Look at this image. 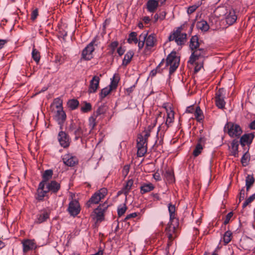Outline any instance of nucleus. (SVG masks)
<instances>
[{
  "instance_id": "obj_1",
  "label": "nucleus",
  "mask_w": 255,
  "mask_h": 255,
  "mask_svg": "<svg viewBox=\"0 0 255 255\" xmlns=\"http://www.w3.org/2000/svg\"><path fill=\"white\" fill-rule=\"evenodd\" d=\"M53 110L55 113V118L60 124L66 119V115L63 110L62 102L59 99H56L53 104Z\"/></svg>"
},
{
  "instance_id": "obj_2",
  "label": "nucleus",
  "mask_w": 255,
  "mask_h": 255,
  "mask_svg": "<svg viewBox=\"0 0 255 255\" xmlns=\"http://www.w3.org/2000/svg\"><path fill=\"white\" fill-rule=\"evenodd\" d=\"M179 223L178 220H173L172 222L168 225L166 228V235L168 239V246L171 245V243L177 237L176 229L178 227Z\"/></svg>"
},
{
  "instance_id": "obj_3",
  "label": "nucleus",
  "mask_w": 255,
  "mask_h": 255,
  "mask_svg": "<svg viewBox=\"0 0 255 255\" xmlns=\"http://www.w3.org/2000/svg\"><path fill=\"white\" fill-rule=\"evenodd\" d=\"M225 130L227 131L229 135L233 137L239 136L242 133V130L239 125L231 122L226 125Z\"/></svg>"
},
{
  "instance_id": "obj_4",
  "label": "nucleus",
  "mask_w": 255,
  "mask_h": 255,
  "mask_svg": "<svg viewBox=\"0 0 255 255\" xmlns=\"http://www.w3.org/2000/svg\"><path fill=\"white\" fill-rule=\"evenodd\" d=\"M107 194V190L106 188H101L91 197L87 203V206L88 208L91 207L92 204H98L99 201L103 199Z\"/></svg>"
},
{
  "instance_id": "obj_5",
  "label": "nucleus",
  "mask_w": 255,
  "mask_h": 255,
  "mask_svg": "<svg viewBox=\"0 0 255 255\" xmlns=\"http://www.w3.org/2000/svg\"><path fill=\"white\" fill-rule=\"evenodd\" d=\"M186 34L181 33L179 30H176L169 36V40H175L178 45H182L186 41Z\"/></svg>"
},
{
  "instance_id": "obj_6",
  "label": "nucleus",
  "mask_w": 255,
  "mask_h": 255,
  "mask_svg": "<svg viewBox=\"0 0 255 255\" xmlns=\"http://www.w3.org/2000/svg\"><path fill=\"white\" fill-rule=\"evenodd\" d=\"M95 38L83 50L82 53V59L88 60L93 58L92 53L95 50L94 44L95 42Z\"/></svg>"
},
{
  "instance_id": "obj_7",
  "label": "nucleus",
  "mask_w": 255,
  "mask_h": 255,
  "mask_svg": "<svg viewBox=\"0 0 255 255\" xmlns=\"http://www.w3.org/2000/svg\"><path fill=\"white\" fill-rule=\"evenodd\" d=\"M108 205L106 203L100 205L98 207L94 210V215L96 216L97 222H101L104 220V212L107 209Z\"/></svg>"
},
{
  "instance_id": "obj_8",
  "label": "nucleus",
  "mask_w": 255,
  "mask_h": 255,
  "mask_svg": "<svg viewBox=\"0 0 255 255\" xmlns=\"http://www.w3.org/2000/svg\"><path fill=\"white\" fill-rule=\"evenodd\" d=\"M224 94L223 89H220L216 93V104L217 106L220 109H223L225 105L224 101Z\"/></svg>"
},
{
  "instance_id": "obj_9",
  "label": "nucleus",
  "mask_w": 255,
  "mask_h": 255,
  "mask_svg": "<svg viewBox=\"0 0 255 255\" xmlns=\"http://www.w3.org/2000/svg\"><path fill=\"white\" fill-rule=\"evenodd\" d=\"M68 211L72 216H76L80 212V205L76 200L72 201L69 205Z\"/></svg>"
},
{
  "instance_id": "obj_10",
  "label": "nucleus",
  "mask_w": 255,
  "mask_h": 255,
  "mask_svg": "<svg viewBox=\"0 0 255 255\" xmlns=\"http://www.w3.org/2000/svg\"><path fill=\"white\" fill-rule=\"evenodd\" d=\"M205 54V51L203 49H197L195 50L188 61V64H193L200 57Z\"/></svg>"
},
{
  "instance_id": "obj_11",
  "label": "nucleus",
  "mask_w": 255,
  "mask_h": 255,
  "mask_svg": "<svg viewBox=\"0 0 255 255\" xmlns=\"http://www.w3.org/2000/svg\"><path fill=\"white\" fill-rule=\"evenodd\" d=\"M23 251L26 253L36 248V245L33 240H24L22 242Z\"/></svg>"
},
{
  "instance_id": "obj_12",
  "label": "nucleus",
  "mask_w": 255,
  "mask_h": 255,
  "mask_svg": "<svg viewBox=\"0 0 255 255\" xmlns=\"http://www.w3.org/2000/svg\"><path fill=\"white\" fill-rule=\"evenodd\" d=\"M100 78L97 76H94L90 81L88 92L89 93H95L99 87Z\"/></svg>"
},
{
  "instance_id": "obj_13",
  "label": "nucleus",
  "mask_w": 255,
  "mask_h": 255,
  "mask_svg": "<svg viewBox=\"0 0 255 255\" xmlns=\"http://www.w3.org/2000/svg\"><path fill=\"white\" fill-rule=\"evenodd\" d=\"M180 56L176 52H171L167 57L166 64H179Z\"/></svg>"
},
{
  "instance_id": "obj_14",
  "label": "nucleus",
  "mask_w": 255,
  "mask_h": 255,
  "mask_svg": "<svg viewBox=\"0 0 255 255\" xmlns=\"http://www.w3.org/2000/svg\"><path fill=\"white\" fill-rule=\"evenodd\" d=\"M237 16L236 15V13L234 10H230L228 12L225 16V20L226 23L229 25H232L235 23L237 20Z\"/></svg>"
},
{
  "instance_id": "obj_15",
  "label": "nucleus",
  "mask_w": 255,
  "mask_h": 255,
  "mask_svg": "<svg viewBox=\"0 0 255 255\" xmlns=\"http://www.w3.org/2000/svg\"><path fill=\"white\" fill-rule=\"evenodd\" d=\"M59 141L61 146L67 147L69 146V139L66 134L63 131H60L58 135Z\"/></svg>"
},
{
  "instance_id": "obj_16",
  "label": "nucleus",
  "mask_w": 255,
  "mask_h": 255,
  "mask_svg": "<svg viewBox=\"0 0 255 255\" xmlns=\"http://www.w3.org/2000/svg\"><path fill=\"white\" fill-rule=\"evenodd\" d=\"M254 135L252 133L245 134L240 139V143L243 146L246 144H250L251 143Z\"/></svg>"
},
{
  "instance_id": "obj_17",
  "label": "nucleus",
  "mask_w": 255,
  "mask_h": 255,
  "mask_svg": "<svg viewBox=\"0 0 255 255\" xmlns=\"http://www.w3.org/2000/svg\"><path fill=\"white\" fill-rule=\"evenodd\" d=\"M158 5V2L156 0H149L146 3L147 9L150 12H154Z\"/></svg>"
},
{
  "instance_id": "obj_18",
  "label": "nucleus",
  "mask_w": 255,
  "mask_h": 255,
  "mask_svg": "<svg viewBox=\"0 0 255 255\" xmlns=\"http://www.w3.org/2000/svg\"><path fill=\"white\" fill-rule=\"evenodd\" d=\"M205 139L203 137H200L198 140V143L196 146L195 149L193 151V154L195 156H197L201 153L203 150L202 143H204Z\"/></svg>"
},
{
  "instance_id": "obj_19",
  "label": "nucleus",
  "mask_w": 255,
  "mask_h": 255,
  "mask_svg": "<svg viewBox=\"0 0 255 255\" xmlns=\"http://www.w3.org/2000/svg\"><path fill=\"white\" fill-rule=\"evenodd\" d=\"M64 163L68 166H74L78 162L76 157L70 156L68 155L65 156L63 159Z\"/></svg>"
},
{
  "instance_id": "obj_20",
  "label": "nucleus",
  "mask_w": 255,
  "mask_h": 255,
  "mask_svg": "<svg viewBox=\"0 0 255 255\" xmlns=\"http://www.w3.org/2000/svg\"><path fill=\"white\" fill-rule=\"evenodd\" d=\"M45 183L43 182H41L40 183L39 187L37 189V196L36 197L37 199L38 200H41L45 196L46 191H44L43 188L44 187Z\"/></svg>"
},
{
  "instance_id": "obj_21",
  "label": "nucleus",
  "mask_w": 255,
  "mask_h": 255,
  "mask_svg": "<svg viewBox=\"0 0 255 255\" xmlns=\"http://www.w3.org/2000/svg\"><path fill=\"white\" fill-rule=\"evenodd\" d=\"M156 41L155 37L154 35L151 34L147 36L145 38V45L147 47H152L154 46Z\"/></svg>"
},
{
  "instance_id": "obj_22",
  "label": "nucleus",
  "mask_w": 255,
  "mask_h": 255,
  "mask_svg": "<svg viewBox=\"0 0 255 255\" xmlns=\"http://www.w3.org/2000/svg\"><path fill=\"white\" fill-rule=\"evenodd\" d=\"M196 27L202 31H207L209 29L208 23L205 20L198 21L196 24Z\"/></svg>"
},
{
  "instance_id": "obj_23",
  "label": "nucleus",
  "mask_w": 255,
  "mask_h": 255,
  "mask_svg": "<svg viewBox=\"0 0 255 255\" xmlns=\"http://www.w3.org/2000/svg\"><path fill=\"white\" fill-rule=\"evenodd\" d=\"M199 46L198 37L197 36H192L190 41V47L192 50H196Z\"/></svg>"
},
{
  "instance_id": "obj_24",
  "label": "nucleus",
  "mask_w": 255,
  "mask_h": 255,
  "mask_svg": "<svg viewBox=\"0 0 255 255\" xmlns=\"http://www.w3.org/2000/svg\"><path fill=\"white\" fill-rule=\"evenodd\" d=\"M166 112L167 114V117L165 124L167 126V127H168L169 124L173 122L174 113L171 108L169 109H166Z\"/></svg>"
},
{
  "instance_id": "obj_25",
  "label": "nucleus",
  "mask_w": 255,
  "mask_h": 255,
  "mask_svg": "<svg viewBox=\"0 0 255 255\" xmlns=\"http://www.w3.org/2000/svg\"><path fill=\"white\" fill-rule=\"evenodd\" d=\"M147 35V32H143L139 35V40H138V46L139 49H141L143 47Z\"/></svg>"
},
{
  "instance_id": "obj_26",
  "label": "nucleus",
  "mask_w": 255,
  "mask_h": 255,
  "mask_svg": "<svg viewBox=\"0 0 255 255\" xmlns=\"http://www.w3.org/2000/svg\"><path fill=\"white\" fill-rule=\"evenodd\" d=\"M120 80V76L118 74H115L113 77L110 87L113 90L116 89Z\"/></svg>"
},
{
  "instance_id": "obj_27",
  "label": "nucleus",
  "mask_w": 255,
  "mask_h": 255,
  "mask_svg": "<svg viewBox=\"0 0 255 255\" xmlns=\"http://www.w3.org/2000/svg\"><path fill=\"white\" fill-rule=\"evenodd\" d=\"M154 189L153 185L151 184H145L140 187L141 193L144 194L145 193L149 192Z\"/></svg>"
},
{
  "instance_id": "obj_28",
  "label": "nucleus",
  "mask_w": 255,
  "mask_h": 255,
  "mask_svg": "<svg viewBox=\"0 0 255 255\" xmlns=\"http://www.w3.org/2000/svg\"><path fill=\"white\" fill-rule=\"evenodd\" d=\"M134 55L133 51L130 50L127 52L123 59V64H128L129 63Z\"/></svg>"
},
{
  "instance_id": "obj_29",
  "label": "nucleus",
  "mask_w": 255,
  "mask_h": 255,
  "mask_svg": "<svg viewBox=\"0 0 255 255\" xmlns=\"http://www.w3.org/2000/svg\"><path fill=\"white\" fill-rule=\"evenodd\" d=\"M255 182V179L253 175H248L246 179V185L247 187V190L249 191L250 187L253 185Z\"/></svg>"
},
{
  "instance_id": "obj_30",
  "label": "nucleus",
  "mask_w": 255,
  "mask_h": 255,
  "mask_svg": "<svg viewBox=\"0 0 255 255\" xmlns=\"http://www.w3.org/2000/svg\"><path fill=\"white\" fill-rule=\"evenodd\" d=\"M48 188L49 190L56 192L59 190L60 188V185L56 181H52L50 184H48Z\"/></svg>"
},
{
  "instance_id": "obj_31",
  "label": "nucleus",
  "mask_w": 255,
  "mask_h": 255,
  "mask_svg": "<svg viewBox=\"0 0 255 255\" xmlns=\"http://www.w3.org/2000/svg\"><path fill=\"white\" fill-rule=\"evenodd\" d=\"M119 45V42L117 41L112 42L108 47L109 53L111 54H113L116 50V49Z\"/></svg>"
},
{
  "instance_id": "obj_32",
  "label": "nucleus",
  "mask_w": 255,
  "mask_h": 255,
  "mask_svg": "<svg viewBox=\"0 0 255 255\" xmlns=\"http://www.w3.org/2000/svg\"><path fill=\"white\" fill-rule=\"evenodd\" d=\"M128 42L129 43H137L138 42L136 32H132L129 34L128 38Z\"/></svg>"
},
{
  "instance_id": "obj_33",
  "label": "nucleus",
  "mask_w": 255,
  "mask_h": 255,
  "mask_svg": "<svg viewBox=\"0 0 255 255\" xmlns=\"http://www.w3.org/2000/svg\"><path fill=\"white\" fill-rule=\"evenodd\" d=\"M133 182L132 180H129L127 181L126 185L123 187V193L126 196H127L129 191L130 190L131 187L133 185Z\"/></svg>"
},
{
  "instance_id": "obj_34",
  "label": "nucleus",
  "mask_w": 255,
  "mask_h": 255,
  "mask_svg": "<svg viewBox=\"0 0 255 255\" xmlns=\"http://www.w3.org/2000/svg\"><path fill=\"white\" fill-rule=\"evenodd\" d=\"M32 57L36 63H38L40 59V52L36 49L33 48L32 51Z\"/></svg>"
},
{
  "instance_id": "obj_35",
  "label": "nucleus",
  "mask_w": 255,
  "mask_h": 255,
  "mask_svg": "<svg viewBox=\"0 0 255 255\" xmlns=\"http://www.w3.org/2000/svg\"><path fill=\"white\" fill-rule=\"evenodd\" d=\"M168 210L170 213V218L171 222H172L173 220H178L175 218L174 213L175 211V207L170 204L168 206Z\"/></svg>"
},
{
  "instance_id": "obj_36",
  "label": "nucleus",
  "mask_w": 255,
  "mask_h": 255,
  "mask_svg": "<svg viewBox=\"0 0 255 255\" xmlns=\"http://www.w3.org/2000/svg\"><path fill=\"white\" fill-rule=\"evenodd\" d=\"M146 138H143L142 134H139L137 139V146H146Z\"/></svg>"
},
{
  "instance_id": "obj_37",
  "label": "nucleus",
  "mask_w": 255,
  "mask_h": 255,
  "mask_svg": "<svg viewBox=\"0 0 255 255\" xmlns=\"http://www.w3.org/2000/svg\"><path fill=\"white\" fill-rule=\"evenodd\" d=\"M53 171L52 170H46L43 174V180L42 182L44 183L52 177Z\"/></svg>"
},
{
  "instance_id": "obj_38",
  "label": "nucleus",
  "mask_w": 255,
  "mask_h": 255,
  "mask_svg": "<svg viewBox=\"0 0 255 255\" xmlns=\"http://www.w3.org/2000/svg\"><path fill=\"white\" fill-rule=\"evenodd\" d=\"M164 176L169 182H173L174 181V175L173 171L171 170H167L166 171Z\"/></svg>"
},
{
  "instance_id": "obj_39",
  "label": "nucleus",
  "mask_w": 255,
  "mask_h": 255,
  "mask_svg": "<svg viewBox=\"0 0 255 255\" xmlns=\"http://www.w3.org/2000/svg\"><path fill=\"white\" fill-rule=\"evenodd\" d=\"M49 218V214L47 212H44L42 214L39 215L37 218V223H41L45 221Z\"/></svg>"
},
{
  "instance_id": "obj_40",
  "label": "nucleus",
  "mask_w": 255,
  "mask_h": 255,
  "mask_svg": "<svg viewBox=\"0 0 255 255\" xmlns=\"http://www.w3.org/2000/svg\"><path fill=\"white\" fill-rule=\"evenodd\" d=\"M238 141L234 140L232 143V147L233 149L232 154L234 156H236L238 154Z\"/></svg>"
},
{
  "instance_id": "obj_41",
  "label": "nucleus",
  "mask_w": 255,
  "mask_h": 255,
  "mask_svg": "<svg viewBox=\"0 0 255 255\" xmlns=\"http://www.w3.org/2000/svg\"><path fill=\"white\" fill-rule=\"evenodd\" d=\"M137 155L139 157L143 156L146 152V146H137Z\"/></svg>"
},
{
  "instance_id": "obj_42",
  "label": "nucleus",
  "mask_w": 255,
  "mask_h": 255,
  "mask_svg": "<svg viewBox=\"0 0 255 255\" xmlns=\"http://www.w3.org/2000/svg\"><path fill=\"white\" fill-rule=\"evenodd\" d=\"M112 90H113V89L110 87L109 88L107 87L103 89L101 92V97L102 98H105L106 96L110 94Z\"/></svg>"
},
{
  "instance_id": "obj_43",
  "label": "nucleus",
  "mask_w": 255,
  "mask_h": 255,
  "mask_svg": "<svg viewBox=\"0 0 255 255\" xmlns=\"http://www.w3.org/2000/svg\"><path fill=\"white\" fill-rule=\"evenodd\" d=\"M79 103L76 100H71L68 102V105L72 110L76 109L78 106Z\"/></svg>"
},
{
  "instance_id": "obj_44",
  "label": "nucleus",
  "mask_w": 255,
  "mask_h": 255,
  "mask_svg": "<svg viewBox=\"0 0 255 255\" xmlns=\"http://www.w3.org/2000/svg\"><path fill=\"white\" fill-rule=\"evenodd\" d=\"M232 233L230 231H227L224 236L223 240L226 244L229 243L231 240Z\"/></svg>"
},
{
  "instance_id": "obj_45",
  "label": "nucleus",
  "mask_w": 255,
  "mask_h": 255,
  "mask_svg": "<svg viewBox=\"0 0 255 255\" xmlns=\"http://www.w3.org/2000/svg\"><path fill=\"white\" fill-rule=\"evenodd\" d=\"M195 116L198 121L202 120V112L199 107H197L195 112Z\"/></svg>"
},
{
  "instance_id": "obj_46",
  "label": "nucleus",
  "mask_w": 255,
  "mask_h": 255,
  "mask_svg": "<svg viewBox=\"0 0 255 255\" xmlns=\"http://www.w3.org/2000/svg\"><path fill=\"white\" fill-rule=\"evenodd\" d=\"M55 62L56 63H65L66 62V58L61 55H56L55 56Z\"/></svg>"
},
{
  "instance_id": "obj_47",
  "label": "nucleus",
  "mask_w": 255,
  "mask_h": 255,
  "mask_svg": "<svg viewBox=\"0 0 255 255\" xmlns=\"http://www.w3.org/2000/svg\"><path fill=\"white\" fill-rule=\"evenodd\" d=\"M107 107L106 106L103 105L100 106L97 111H96V113L97 115H100L102 114H104L106 111H107Z\"/></svg>"
},
{
  "instance_id": "obj_48",
  "label": "nucleus",
  "mask_w": 255,
  "mask_h": 255,
  "mask_svg": "<svg viewBox=\"0 0 255 255\" xmlns=\"http://www.w3.org/2000/svg\"><path fill=\"white\" fill-rule=\"evenodd\" d=\"M255 199V194L252 195L250 197H249L244 203L243 207V208L246 207L249 203L252 202Z\"/></svg>"
},
{
  "instance_id": "obj_49",
  "label": "nucleus",
  "mask_w": 255,
  "mask_h": 255,
  "mask_svg": "<svg viewBox=\"0 0 255 255\" xmlns=\"http://www.w3.org/2000/svg\"><path fill=\"white\" fill-rule=\"evenodd\" d=\"M89 125L91 129H93L96 125V118L94 117H91L89 118Z\"/></svg>"
},
{
  "instance_id": "obj_50",
  "label": "nucleus",
  "mask_w": 255,
  "mask_h": 255,
  "mask_svg": "<svg viewBox=\"0 0 255 255\" xmlns=\"http://www.w3.org/2000/svg\"><path fill=\"white\" fill-rule=\"evenodd\" d=\"M249 154H248V153H246L243 155L241 161H242V164L244 165H246L247 164L248 162L249 161Z\"/></svg>"
},
{
  "instance_id": "obj_51",
  "label": "nucleus",
  "mask_w": 255,
  "mask_h": 255,
  "mask_svg": "<svg viewBox=\"0 0 255 255\" xmlns=\"http://www.w3.org/2000/svg\"><path fill=\"white\" fill-rule=\"evenodd\" d=\"M91 110V105L90 103H86L85 105L81 108V110L84 112H87Z\"/></svg>"
},
{
  "instance_id": "obj_52",
  "label": "nucleus",
  "mask_w": 255,
  "mask_h": 255,
  "mask_svg": "<svg viewBox=\"0 0 255 255\" xmlns=\"http://www.w3.org/2000/svg\"><path fill=\"white\" fill-rule=\"evenodd\" d=\"M197 7L198 6H197L196 5H193L192 6H189L187 9V13L188 14L192 13L196 10Z\"/></svg>"
},
{
  "instance_id": "obj_53",
  "label": "nucleus",
  "mask_w": 255,
  "mask_h": 255,
  "mask_svg": "<svg viewBox=\"0 0 255 255\" xmlns=\"http://www.w3.org/2000/svg\"><path fill=\"white\" fill-rule=\"evenodd\" d=\"M126 210H127V207H126L125 205H124L123 206V207H122V208H119L118 209V215H119V216H122L125 213Z\"/></svg>"
},
{
  "instance_id": "obj_54",
  "label": "nucleus",
  "mask_w": 255,
  "mask_h": 255,
  "mask_svg": "<svg viewBox=\"0 0 255 255\" xmlns=\"http://www.w3.org/2000/svg\"><path fill=\"white\" fill-rule=\"evenodd\" d=\"M233 212H230L229 213H228L227 215V216L226 217L225 220L224 221V224L226 225L229 222V221H230V219L232 218V217L233 216Z\"/></svg>"
},
{
  "instance_id": "obj_55",
  "label": "nucleus",
  "mask_w": 255,
  "mask_h": 255,
  "mask_svg": "<svg viewBox=\"0 0 255 255\" xmlns=\"http://www.w3.org/2000/svg\"><path fill=\"white\" fill-rule=\"evenodd\" d=\"M38 16V9H35L32 12L31 18L32 20H35Z\"/></svg>"
},
{
  "instance_id": "obj_56",
  "label": "nucleus",
  "mask_w": 255,
  "mask_h": 255,
  "mask_svg": "<svg viewBox=\"0 0 255 255\" xmlns=\"http://www.w3.org/2000/svg\"><path fill=\"white\" fill-rule=\"evenodd\" d=\"M140 134H142L143 135V138H146V140H147L148 137L150 135V130H144Z\"/></svg>"
},
{
  "instance_id": "obj_57",
  "label": "nucleus",
  "mask_w": 255,
  "mask_h": 255,
  "mask_svg": "<svg viewBox=\"0 0 255 255\" xmlns=\"http://www.w3.org/2000/svg\"><path fill=\"white\" fill-rule=\"evenodd\" d=\"M129 170V166L128 165H125L123 169V174L125 176H126L128 173Z\"/></svg>"
},
{
  "instance_id": "obj_58",
  "label": "nucleus",
  "mask_w": 255,
  "mask_h": 255,
  "mask_svg": "<svg viewBox=\"0 0 255 255\" xmlns=\"http://www.w3.org/2000/svg\"><path fill=\"white\" fill-rule=\"evenodd\" d=\"M74 133L76 135V138H78L79 137H80L81 135L82 134L81 128H78L76 130L74 131Z\"/></svg>"
},
{
  "instance_id": "obj_59",
  "label": "nucleus",
  "mask_w": 255,
  "mask_h": 255,
  "mask_svg": "<svg viewBox=\"0 0 255 255\" xmlns=\"http://www.w3.org/2000/svg\"><path fill=\"white\" fill-rule=\"evenodd\" d=\"M178 66L177 65H170L169 68V74H171L173 73L177 68Z\"/></svg>"
},
{
  "instance_id": "obj_60",
  "label": "nucleus",
  "mask_w": 255,
  "mask_h": 255,
  "mask_svg": "<svg viewBox=\"0 0 255 255\" xmlns=\"http://www.w3.org/2000/svg\"><path fill=\"white\" fill-rule=\"evenodd\" d=\"M125 51V49L123 48H122V47L121 46L118 48L117 52L120 56H122V55H123Z\"/></svg>"
},
{
  "instance_id": "obj_61",
  "label": "nucleus",
  "mask_w": 255,
  "mask_h": 255,
  "mask_svg": "<svg viewBox=\"0 0 255 255\" xmlns=\"http://www.w3.org/2000/svg\"><path fill=\"white\" fill-rule=\"evenodd\" d=\"M203 68L202 65H196L194 67V73H196Z\"/></svg>"
},
{
  "instance_id": "obj_62",
  "label": "nucleus",
  "mask_w": 255,
  "mask_h": 255,
  "mask_svg": "<svg viewBox=\"0 0 255 255\" xmlns=\"http://www.w3.org/2000/svg\"><path fill=\"white\" fill-rule=\"evenodd\" d=\"M159 66H158L155 69L152 70L150 72V75L154 76L156 75L157 72H159Z\"/></svg>"
},
{
  "instance_id": "obj_63",
  "label": "nucleus",
  "mask_w": 255,
  "mask_h": 255,
  "mask_svg": "<svg viewBox=\"0 0 255 255\" xmlns=\"http://www.w3.org/2000/svg\"><path fill=\"white\" fill-rule=\"evenodd\" d=\"M245 198V190L244 189L241 190L240 194L239 200L241 201L243 200Z\"/></svg>"
},
{
  "instance_id": "obj_64",
  "label": "nucleus",
  "mask_w": 255,
  "mask_h": 255,
  "mask_svg": "<svg viewBox=\"0 0 255 255\" xmlns=\"http://www.w3.org/2000/svg\"><path fill=\"white\" fill-rule=\"evenodd\" d=\"M250 128L252 129H255V120L250 124Z\"/></svg>"
}]
</instances>
